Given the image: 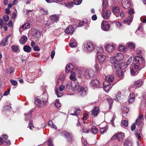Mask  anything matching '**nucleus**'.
<instances>
[{"instance_id": "f257e3e1", "label": "nucleus", "mask_w": 146, "mask_h": 146, "mask_svg": "<svg viewBox=\"0 0 146 146\" xmlns=\"http://www.w3.org/2000/svg\"><path fill=\"white\" fill-rule=\"evenodd\" d=\"M47 97L46 96H43L42 100H40L39 99H36L35 103L38 107H43L45 106L46 104Z\"/></svg>"}, {"instance_id": "f03ea898", "label": "nucleus", "mask_w": 146, "mask_h": 146, "mask_svg": "<svg viewBox=\"0 0 146 146\" xmlns=\"http://www.w3.org/2000/svg\"><path fill=\"white\" fill-rule=\"evenodd\" d=\"M116 101H118L120 103H124L126 100V97L123 95H121L120 92L119 91L114 98Z\"/></svg>"}, {"instance_id": "7ed1b4c3", "label": "nucleus", "mask_w": 146, "mask_h": 146, "mask_svg": "<svg viewBox=\"0 0 146 146\" xmlns=\"http://www.w3.org/2000/svg\"><path fill=\"white\" fill-rule=\"evenodd\" d=\"M60 135L64 137L69 142H70L72 138V134L68 132L63 131L60 133Z\"/></svg>"}, {"instance_id": "20e7f679", "label": "nucleus", "mask_w": 146, "mask_h": 146, "mask_svg": "<svg viewBox=\"0 0 146 146\" xmlns=\"http://www.w3.org/2000/svg\"><path fill=\"white\" fill-rule=\"evenodd\" d=\"M129 13L131 15L130 16H129L124 21V22L125 23H127L128 25H129L130 23L132 21L133 16H132V15L134 13L133 9H132L131 8V9L129 10Z\"/></svg>"}, {"instance_id": "39448f33", "label": "nucleus", "mask_w": 146, "mask_h": 146, "mask_svg": "<svg viewBox=\"0 0 146 146\" xmlns=\"http://www.w3.org/2000/svg\"><path fill=\"white\" fill-rule=\"evenodd\" d=\"M76 89L80 93V94L82 96H84L87 94V89L80 86H78Z\"/></svg>"}, {"instance_id": "423d86ee", "label": "nucleus", "mask_w": 146, "mask_h": 146, "mask_svg": "<svg viewBox=\"0 0 146 146\" xmlns=\"http://www.w3.org/2000/svg\"><path fill=\"white\" fill-rule=\"evenodd\" d=\"M121 4L123 7L125 9H127L131 5L130 0H121Z\"/></svg>"}, {"instance_id": "0eeeda50", "label": "nucleus", "mask_w": 146, "mask_h": 146, "mask_svg": "<svg viewBox=\"0 0 146 146\" xmlns=\"http://www.w3.org/2000/svg\"><path fill=\"white\" fill-rule=\"evenodd\" d=\"M94 74V72L92 70L86 71L84 74V75L87 79H89L93 76Z\"/></svg>"}, {"instance_id": "6e6552de", "label": "nucleus", "mask_w": 146, "mask_h": 146, "mask_svg": "<svg viewBox=\"0 0 146 146\" xmlns=\"http://www.w3.org/2000/svg\"><path fill=\"white\" fill-rule=\"evenodd\" d=\"M114 84H112V86H111L110 83H108L107 82H104L103 83L104 89L106 92H107L111 90V87Z\"/></svg>"}, {"instance_id": "1a4fd4ad", "label": "nucleus", "mask_w": 146, "mask_h": 146, "mask_svg": "<svg viewBox=\"0 0 146 146\" xmlns=\"http://www.w3.org/2000/svg\"><path fill=\"white\" fill-rule=\"evenodd\" d=\"M100 84V82L99 80L97 79L92 80L90 83V85L94 88L99 87Z\"/></svg>"}, {"instance_id": "9d476101", "label": "nucleus", "mask_w": 146, "mask_h": 146, "mask_svg": "<svg viewBox=\"0 0 146 146\" xmlns=\"http://www.w3.org/2000/svg\"><path fill=\"white\" fill-rule=\"evenodd\" d=\"M101 28L104 31H108L109 29L110 24L108 22L103 21L101 24Z\"/></svg>"}, {"instance_id": "9b49d317", "label": "nucleus", "mask_w": 146, "mask_h": 146, "mask_svg": "<svg viewBox=\"0 0 146 146\" xmlns=\"http://www.w3.org/2000/svg\"><path fill=\"white\" fill-rule=\"evenodd\" d=\"M111 13V11L110 10H108L105 12H102L101 15L103 18L108 19L110 17Z\"/></svg>"}, {"instance_id": "f8f14e48", "label": "nucleus", "mask_w": 146, "mask_h": 146, "mask_svg": "<svg viewBox=\"0 0 146 146\" xmlns=\"http://www.w3.org/2000/svg\"><path fill=\"white\" fill-rule=\"evenodd\" d=\"M110 61L111 64H113L115 65V67L116 68H119L120 69L121 68V67H120V64L117 65L116 66L115 65L116 64H117V60L116 59L115 56L111 57L110 58Z\"/></svg>"}, {"instance_id": "ddd939ff", "label": "nucleus", "mask_w": 146, "mask_h": 146, "mask_svg": "<svg viewBox=\"0 0 146 146\" xmlns=\"http://www.w3.org/2000/svg\"><path fill=\"white\" fill-rule=\"evenodd\" d=\"M80 110H78L74 108H72L69 111V112L72 115H77L79 114L80 113Z\"/></svg>"}, {"instance_id": "4468645a", "label": "nucleus", "mask_w": 146, "mask_h": 146, "mask_svg": "<svg viewBox=\"0 0 146 146\" xmlns=\"http://www.w3.org/2000/svg\"><path fill=\"white\" fill-rule=\"evenodd\" d=\"M50 22L52 23H53L58 20L59 17L58 15H53L50 16Z\"/></svg>"}, {"instance_id": "2eb2a0df", "label": "nucleus", "mask_w": 146, "mask_h": 146, "mask_svg": "<svg viewBox=\"0 0 146 146\" xmlns=\"http://www.w3.org/2000/svg\"><path fill=\"white\" fill-rule=\"evenodd\" d=\"M86 47L87 49V51L88 52L92 51L94 48L92 43L91 42H88L86 46Z\"/></svg>"}, {"instance_id": "dca6fc26", "label": "nucleus", "mask_w": 146, "mask_h": 146, "mask_svg": "<svg viewBox=\"0 0 146 146\" xmlns=\"http://www.w3.org/2000/svg\"><path fill=\"white\" fill-rule=\"evenodd\" d=\"M135 62L137 64H141L143 63L145 64V60L142 57L137 56L135 58Z\"/></svg>"}, {"instance_id": "f3484780", "label": "nucleus", "mask_w": 146, "mask_h": 146, "mask_svg": "<svg viewBox=\"0 0 146 146\" xmlns=\"http://www.w3.org/2000/svg\"><path fill=\"white\" fill-rule=\"evenodd\" d=\"M117 137L118 140L119 141H121L124 138V134L123 132H119L117 134Z\"/></svg>"}, {"instance_id": "a211bd4d", "label": "nucleus", "mask_w": 146, "mask_h": 146, "mask_svg": "<svg viewBox=\"0 0 146 146\" xmlns=\"http://www.w3.org/2000/svg\"><path fill=\"white\" fill-rule=\"evenodd\" d=\"M11 35H9L4 38L1 41L0 44L3 46H5L7 45L8 44L7 40L9 38L10 36Z\"/></svg>"}, {"instance_id": "6ab92c4d", "label": "nucleus", "mask_w": 146, "mask_h": 146, "mask_svg": "<svg viewBox=\"0 0 146 146\" xmlns=\"http://www.w3.org/2000/svg\"><path fill=\"white\" fill-rule=\"evenodd\" d=\"M115 57L117 61H120L124 58V55L121 53H117L115 55Z\"/></svg>"}, {"instance_id": "aec40b11", "label": "nucleus", "mask_w": 146, "mask_h": 146, "mask_svg": "<svg viewBox=\"0 0 146 146\" xmlns=\"http://www.w3.org/2000/svg\"><path fill=\"white\" fill-rule=\"evenodd\" d=\"M106 49L109 52H112L114 50L113 46L111 44H108L107 45L106 47Z\"/></svg>"}, {"instance_id": "412c9836", "label": "nucleus", "mask_w": 146, "mask_h": 146, "mask_svg": "<svg viewBox=\"0 0 146 146\" xmlns=\"http://www.w3.org/2000/svg\"><path fill=\"white\" fill-rule=\"evenodd\" d=\"M105 78L106 80L105 82H107L108 83L112 82L114 80V76L111 75H109L106 76Z\"/></svg>"}, {"instance_id": "4be33fe9", "label": "nucleus", "mask_w": 146, "mask_h": 146, "mask_svg": "<svg viewBox=\"0 0 146 146\" xmlns=\"http://www.w3.org/2000/svg\"><path fill=\"white\" fill-rule=\"evenodd\" d=\"M97 59L98 60L99 63H102L105 61L106 59V56L105 55L102 54L98 55Z\"/></svg>"}, {"instance_id": "5701e85b", "label": "nucleus", "mask_w": 146, "mask_h": 146, "mask_svg": "<svg viewBox=\"0 0 146 146\" xmlns=\"http://www.w3.org/2000/svg\"><path fill=\"white\" fill-rule=\"evenodd\" d=\"M30 25L29 23H26L24 24L19 29V31L20 33L23 31L22 29L24 30L26 29H28L30 28Z\"/></svg>"}, {"instance_id": "b1692460", "label": "nucleus", "mask_w": 146, "mask_h": 146, "mask_svg": "<svg viewBox=\"0 0 146 146\" xmlns=\"http://www.w3.org/2000/svg\"><path fill=\"white\" fill-rule=\"evenodd\" d=\"M32 111L30 110V111L27 113H25V120L26 121H28L32 117L31 113Z\"/></svg>"}, {"instance_id": "393cba45", "label": "nucleus", "mask_w": 146, "mask_h": 146, "mask_svg": "<svg viewBox=\"0 0 146 146\" xmlns=\"http://www.w3.org/2000/svg\"><path fill=\"white\" fill-rule=\"evenodd\" d=\"M99 110V108L98 107L96 106L95 107L92 111V114L94 116H96L98 114Z\"/></svg>"}, {"instance_id": "a878e982", "label": "nucleus", "mask_w": 146, "mask_h": 146, "mask_svg": "<svg viewBox=\"0 0 146 146\" xmlns=\"http://www.w3.org/2000/svg\"><path fill=\"white\" fill-rule=\"evenodd\" d=\"M73 27L71 26L68 27L65 30L66 33H71L73 32Z\"/></svg>"}, {"instance_id": "bb28decb", "label": "nucleus", "mask_w": 146, "mask_h": 146, "mask_svg": "<svg viewBox=\"0 0 146 146\" xmlns=\"http://www.w3.org/2000/svg\"><path fill=\"white\" fill-rule=\"evenodd\" d=\"M73 68V65L71 64H69L67 65L65 71L66 73H68L69 72L70 70L72 69Z\"/></svg>"}, {"instance_id": "cd10ccee", "label": "nucleus", "mask_w": 146, "mask_h": 146, "mask_svg": "<svg viewBox=\"0 0 146 146\" xmlns=\"http://www.w3.org/2000/svg\"><path fill=\"white\" fill-rule=\"evenodd\" d=\"M27 37L23 35L19 40L20 43L21 44H25L27 42Z\"/></svg>"}, {"instance_id": "c85d7f7f", "label": "nucleus", "mask_w": 146, "mask_h": 146, "mask_svg": "<svg viewBox=\"0 0 146 146\" xmlns=\"http://www.w3.org/2000/svg\"><path fill=\"white\" fill-rule=\"evenodd\" d=\"M112 11L114 14L117 13L119 12V8L118 7L114 6L112 8Z\"/></svg>"}, {"instance_id": "c756f323", "label": "nucleus", "mask_w": 146, "mask_h": 146, "mask_svg": "<svg viewBox=\"0 0 146 146\" xmlns=\"http://www.w3.org/2000/svg\"><path fill=\"white\" fill-rule=\"evenodd\" d=\"M134 96V94L133 93L130 94L129 99L128 100L129 103H131L134 101L135 99Z\"/></svg>"}, {"instance_id": "7c9ffc66", "label": "nucleus", "mask_w": 146, "mask_h": 146, "mask_svg": "<svg viewBox=\"0 0 146 146\" xmlns=\"http://www.w3.org/2000/svg\"><path fill=\"white\" fill-rule=\"evenodd\" d=\"M3 136L4 138H3V141L7 144V145H10L11 142L8 139H7L8 137V136L6 135H4Z\"/></svg>"}, {"instance_id": "2f4dec72", "label": "nucleus", "mask_w": 146, "mask_h": 146, "mask_svg": "<svg viewBox=\"0 0 146 146\" xmlns=\"http://www.w3.org/2000/svg\"><path fill=\"white\" fill-rule=\"evenodd\" d=\"M116 74L117 76L120 77H121V79L123 78L124 76L123 75V72L121 70H117Z\"/></svg>"}, {"instance_id": "473e14b6", "label": "nucleus", "mask_w": 146, "mask_h": 146, "mask_svg": "<svg viewBox=\"0 0 146 146\" xmlns=\"http://www.w3.org/2000/svg\"><path fill=\"white\" fill-rule=\"evenodd\" d=\"M24 50L27 52H30L31 51V47L29 46L25 45L23 47Z\"/></svg>"}, {"instance_id": "72a5a7b5", "label": "nucleus", "mask_w": 146, "mask_h": 146, "mask_svg": "<svg viewBox=\"0 0 146 146\" xmlns=\"http://www.w3.org/2000/svg\"><path fill=\"white\" fill-rule=\"evenodd\" d=\"M142 84V82L141 80H137L135 81L134 83L135 86L138 87H140Z\"/></svg>"}, {"instance_id": "f704fd0d", "label": "nucleus", "mask_w": 146, "mask_h": 146, "mask_svg": "<svg viewBox=\"0 0 146 146\" xmlns=\"http://www.w3.org/2000/svg\"><path fill=\"white\" fill-rule=\"evenodd\" d=\"M108 2L106 1H103L102 2V11H104L106 8L108 6Z\"/></svg>"}, {"instance_id": "c9c22d12", "label": "nucleus", "mask_w": 146, "mask_h": 146, "mask_svg": "<svg viewBox=\"0 0 146 146\" xmlns=\"http://www.w3.org/2000/svg\"><path fill=\"white\" fill-rule=\"evenodd\" d=\"M130 72L131 75L133 76L137 75L139 72V71L138 70H136L134 69H131Z\"/></svg>"}, {"instance_id": "e433bc0d", "label": "nucleus", "mask_w": 146, "mask_h": 146, "mask_svg": "<svg viewBox=\"0 0 146 146\" xmlns=\"http://www.w3.org/2000/svg\"><path fill=\"white\" fill-rule=\"evenodd\" d=\"M143 115H140L139 116L138 118L136 120V123L137 125H139L141 123L140 120L143 118Z\"/></svg>"}, {"instance_id": "4c0bfd02", "label": "nucleus", "mask_w": 146, "mask_h": 146, "mask_svg": "<svg viewBox=\"0 0 146 146\" xmlns=\"http://www.w3.org/2000/svg\"><path fill=\"white\" fill-rule=\"evenodd\" d=\"M118 50L119 51L122 52H125L127 51V49L123 45H120L118 48Z\"/></svg>"}, {"instance_id": "58836bf2", "label": "nucleus", "mask_w": 146, "mask_h": 146, "mask_svg": "<svg viewBox=\"0 0 146 146\" xmlns=\"http://www.w3.org/2000/svg\"><path fill=\"white\" fill-rule=\"evenodd\" d=\"M127 46L131 49H134L135 48L134 44L132 42H129L127 43Z\"/></svg>"}, {"instance_id": "ea45409f", "label": "nucleus", "mask_w": 146, "mask_h": 146, "mask_svg": "<svg viewBox=\"0 0 146 146\" xmlns=\"http://www.w3.org/2000/svg\"><path fill=\"white\" fill-rule=\"evenodd\" d=\"M132 145L131 142L129 140L126 141L124 143V146H131Z\"/></svg>"}, {"instance_id": "a19ab883", "label": "nucleus", "mask_w": 146, "mask_h": 146, "mask_svg": "<svg viewBox=\"0 0 146 146\" xmlns=\"http://www.w3.org/2000/svg\"><path fill=\"white\" fill-rule=\"evenodd\" d=\"M48 125L50 127L53 128H54L56 129L57 128L56 126L53 124L52 121L51 120L48 121Z\"/></svg>"}, {"instance_id": "79ce46f5", "label": "nucleus", "mask_w": 146, "mask_h": 146, "mask_svg": "<svg viewBox=\"0 0 146 146\" xmlns=\"http://www.w3.org/2000/svg\"><path fill=\"white\" fill-rule=\"evenodd\" d=\"M98 130L97 128L94 127L92 128L90 132L94 134H95L97 133Z\"/></svg>"}, {"instance_id": "37998d69", "label": "nucleus", "mask_w": 146, "mask_h": 146, "mask_svg": "<svg viewBox=\"0 0 146 146\" xmlns=\"http://www.w3.org/2000/svg\"><path fill=\"white\" fill-rule=\"evenodd\" d=\"M83 132L88 133L89 132V129L86 127H84L82 128Z\"/></svg>"}, {"instance_id": "c03bdc74", "label": "nucleus", "mask_w": 146, "mask_h": 146, "mask_svg": "<svg viewBox=\"0 0 146 146\" xmlns=\"http://www.w3.org/2000/svg\"><path fill=\"white\" fill-rule=\"evenodd\" d=\"M54 105L57 108H59L61 106V104L59 102V99H57L56 102L54 103Z\"/></svg>"}, {"instance_id": "a18cd8bd", "label": "nucleus", "mask_w": 146, "mask_h": 146, "mask_svg": "<svg viewBox=\"0 0 146 146\" xmlns=\"http://www.w3.org/2000/svg\"><path fill=\"white\" fill-rule=\"evenodd\" d=\"M12 49L13 52H17L19 50V47L17 45H13L11 47Z\"/></svg>"}, {"instance_id": "49530a36", "label": "nucleus", "mask_w": 146, "mask_h": 146, "mask_svg": "<svg viewBox=\"0 0 146 146\" xmlns=\"http://www.w3.org/2000/svg\"><path fill=\"white\" fill-rule=\"evenodd\" d=\"M97 53L100 54L102 53L104 51V49L102 47H97L96 48Z\"/></svg>"}, {"instance_id": "de8ad7c7", "label": "nucleus", "mask_w": 146, "mask_h": 146, "mask_svg": "<svg viewBox=\"0 0 146 146\" xmlns=\"http://www.w3.org/2000/svg\"><path fill=\"white\" fill-rule=\"evenodd\" d=\"M40 13L43 15H46L48 13V11L47 10H45L44 9L41 8L40 9Z\"/></svg>"}, {"instance_id": "09e8293b", "label": "nucleus", "mask_w": 146, "mask_h": 146, "mask_svg": "<svg viewBox=\"0 0 146 146\" xmlns=\"http://www.w3.org/2000/svg\"><path fill=\"white\" fill-rule=\"evenodd\" d=\"M122 124L125 127H127L128 126V121L126 120H123L121 122Z\"/></svg>"}, {"instance_id": "8fccbe9b", "label": "nucleus", "mask_w": 146, "mask_h": 146, "mask_svg": "<svg viewBox=\"0 0 146 146\" xmlns=\"http://www.w3.org/2000/svg\"><path fill=\"white\" fill-rule=\"evenodd\" d=\"M107 99L108 103L110 106L109 108L110 109V108L111 107V105L113 102V99L111 98H110L109 99H108V98H107Z\"/></svg>"}, {"instance_id": "3c124183", "label": "nucleus", "mask_w": 146, "mask_h": 146, "mask_svg": "<svg viewBox=\"0 0 146 146\" xmlns=\"http://www.w3.org/2000/svg\"><path fill=\"white\" fill-rule=\"evenodd\" d=\"M64 76L63 75H61L57 79V83L58 84H59L60 82H60H62L61 81H62L63 80V78Z\"/></svg>"}, {"instance_id": "603ef678", "label": "nucleus", "mask_w": 146, "mask_h": 146, "mask_svg": "<svg viewBox=\"0 0 146 146\" xmlns=\"http://www.w3.org/2000/svg\"><path fill=\"white\" fill-rule=\"evenodd\" d=\"M3 20L6 22H7L9 20V17L8 15H5L3 17Z\"/></svg>"}, {"instance_id": "864d4df0", "label": "nucleus", "mask_w": 146, "mask_h": 146, "mask_svg": "<svg viewBox=\"0 0 146 146\" xmlns=\"http://www.w3.org/2000/svg\"><path fill=\"white\" fill-rule=\"evenodd\" d=\"M82 0H74V3L76 5H79L81 4Z\"/></svg>"}, {"instance_id": "5fc2aeb1", "label": "nucleus", "mask_w": 146, "mask_h": 146, "mask_svg": "<svg viewBox=\"0 0 146 146\" xmlns=\"http://www.w3.org/2000/svg\"><path fill=\"white\" fill-rule=\"evenodd\" d=\"M48 144V146H53L52 140L49 139L47 141Z\"/></svg>"}, {"instance_id": "6e6d98bb", "label": "nucleus", "mask_w": 146, "mask_h": 146, "mask_svg": "<svg viewBox=\"0 0 146 146\" xmlns=\"http://www.w3.org/2000/svg\"><path fill=\"white\" fill-rule=\"evenodd\" d=\"M85 22L84 21H82L80 22L78 26V27H82L85 25Z\"/></svg>"}, {"instance_id": "4d7b16f0", "label": "nucleus", "mask_w": 146, "mask_h": 146, "mask_svg": "<svg viewBox=\"0 0 146 146\" xmlns=\"http://www.w3.org/2000/svg\"><path fill=\"white\" fill-rule=\"evenodd\" d=\"M33 125V121L32 120L30 121L29 123V128L31 129H32L34 127V126Z\"/></svg>"}, {"instance_id": "13d9d810", "label": "nucleus", "mask_w": 146, "mask_h": 146, "mask_svg": "<svg viewBox=\"0 0 146 146\" xmlns=\"http://www.w3.org/2000/svg\"><path fill=\"white\" fill-rule=\"evenodd\" d=\"M10 81L11 82L12 85H13L15 86L17 84V82L15 80H11Z\"/></svg>"}, {"instance_id": "bf43d9fd", "label": "nucleus", "mask_w": 146, "mask_h": 146, "mask_svg": "<svg viewBox=\"0 0 146 146\" xmlns=\"http://www.w3.org/2000/svg\"><path fill=\"white\" fill-rule=\"evenodd\" d=\"M17 14L15 13H13L12 14L11 19H15L17 16Z\"/></svg>"}, {"instance_id": "052dcab7", "label": "nucleus", "mask_w": 146, "mask_h": 146, "mask_svg": "<svg viewBox=\"0 0 146 146\" xmlns=\"http://www.w3.org/2000/svg\"><path fill=\"white\" fill-rule=\"evenodd\" d=\"M115 25L119 28L122 27V24L118 21L116 22Z\"/></svg>"}, {"instance_id": "680f3d73", "label": "nucleus", "mask_w": 146, "mask_h": 146, "mask_svg": "<svg viewBox=\"0 0 146 146\" xmlns=\"http://www.w3.org/2000/svg\"><path fill=\"white\" fill-rule=\"evenodd\" d=\"M101 134H103L106 132V129L104 127L101 128L100 129Z\"/></svg>"}, {"instance_id": "e2e57ef3", "label": "nucleus", "mask_w": 146, "mask_h": 146, "mask_svg": "<svg viewBox=\"0 0 146 146\" xmlns=\"http://www.w3.org/2000/svg\"><path fill=\"white\" fill-rule=\"evenodd\" d=\"M3 20L0 18V29H2L3 27Z\"/></svg>"}, {"instance_id": "0e129e2a", "label": "nucleus", "mask_w": 146, "mask_h": 146, "mask_svg": "<svg viewBox=\"0 0 146 146\" xmlns=\"http://www.w3.org/2000/svg\"><path fill=\"white\" fill-rule=\"evenodd\" d=\"M70 78L71 80L73 81H75L76 80V78L75 76L72 75H70Z\"/></svg>"}, {"instance_id": "69168bd1", "label": "nucleus", "mask_w": 146, "mask_h": 146, "mask_svg": "<svg viewBox=\"0 0 146 146\" xmlns=\"http://www.w3.org/2000/svg\"><path fill=\"white\" fill-rule=\"evenodd\" d=\"M136 128V125L135 123H133L131 126V130L132 131H133Z\"/></svg>"}, {"instance_id": "338daca9", "label": "nucleus", "mask_w": 146, "mask_h": 146, "mask_svg": "<svg viewBox=\"0 0 146 146\" xmlns=\"http://www.w3.org/2000/svg\"><path fill=\"white\" fill-rule=\"evenodd\" d=\"M70 46L71 47H73L76 46V44L75 42H72L70 44Z\"/></svg>"}, {"instance_id": "774afa93", "label": "nucleus", "mask_w": 146, "mask_h": 146, "mask_svg": "<svg viewBox=\"0 0 146 146\" xmlns=\"http://www.w3.org/2000/svg\"><path fill=\"white\" fill-rule=\"evenodd\" d=\"M33 50L34 51H38L40 49L39 47L37 46H35L34 47Z\"/></svg>"}]
</instances>
